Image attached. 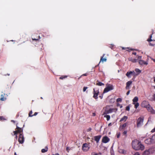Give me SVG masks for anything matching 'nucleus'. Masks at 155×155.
Masks as SVG:
<instances>
[{"instance_id":"nucleus-1","label":"nucleus","mask_w":155,"mask_h":155,"mask_svg":"<svg viewBox=\"0 0 155 155\" xmlns=\"http://www.w3.org/2000/svg\"><path fill=\"white\" fill-rule=\"evenodd\" d=\"M133 148L135 150H143L144 149V146L141 142L137 140H134L132 142Z\"/></svg>"},{"instance_id":"nucleus-2","label":"nucleus","mask_w":155,"mask_h":155,"mask_svg":"<svg viewBox=\"0 0 155 155\" xmlns=\"http://www.w3.org/2000/svg\"><path fill=\"white\" fill-rule=\"evenodd\" d=\"M117 109L116 108H109V106H107L105 108V111L104 114H106L109 113H111L113 112H116Z\"/></svg>"},{"instance_id":"nucleus-3","label":"nucleus","mask_w":155,"mask_h":155,"mask_svg":"<svg viewBox=\"0 0 155 155\" xmlns=\"http://www.w3.org/2000/svg\"><path fill=\"white\" fill-rule=\"evenodd\" d=\"M155 143V135L147 139L146 140V143L148 144H151Z\"/></svg>"},{"instance_id":"nucleus-4","label":"nucleus","mask_w":155,"mask_h":155,"mask_svg":"<svg viewBox=\"0 0 155 155\" xmlns=\"http://www.w3.org/2000/svg\"><path fill=\"white\" fill-rule=\"evenodd\" d=\"M143 117H140L138 119L137 122V127H140L143 125Z\"/></svg>"},{"instance_id":"nucleus-5","label":"nucleus","mask_w":155,"mask_h":155,"mask_svg":"<svg viewBox=\"0 0 155 155\" xmlns=\"http://www.w3.org/2000/svg\"><path fill=\"white\" fill-rule=\"evenodd\" d=\"M90 148L89 144L84 143L83 144L82 146V150L84 152L88 151Z\"/></svg>"},{"instance_id":"nucleus-6","label":"nucleus","mask_w":155,"mask_h":155,"mask_svg":"<svg viewBox=\"0 0 155 155\" xmlns=\"http://www.w3.org/2000/svg\"><path fill=\"white\" fill-rule=\"evenodd\" d=\"M113 86L112 85H108L106 88H105L104 90L103 93H107L109 91L113 90Z\"/></svg>"},{"instance_id":"nucleus-7","label":"nucleus","mask_w":155,"mask_h":155,"mask_svg":"<svg viewBox=\"0 0 155 155\" xmlns=\"http://www.w3.org/2000/svg\"><path fill=\"white\" fill-rule=\"evenodd\" d=\"M93 93L94 94L93 97L95 99H97L98 98L97 96L99 94V91L98 89L96 90V89L94 88Z\"/></svg>"},{"instance_id":"nucleus-8","label":"nucleus","mask_w":155,"mask_h":155,"mask_svg":"<svg viewBox=\"0 0 155 155\" xmlns=\"http://www.w3.org/2000/svg\"><path fill=\"white\" fill-rule=\"evenodd\" d=\"M137 56V59H134L132 58H129L128 59L129 61H131L133 63H135L137 62L138 60H140V59H142L141 56Z\"/></svg>"},{"instance_id":"nucleus-9","label":"nucleus","mask_w":155,"mask_h":155,"mask_svg":"<svg viewBox=\"0 0 155 155\" xmlns=\"http://www.w3.org/2000/svg\"><path fill=\"white\" fill-rule=\"evenodd\" d=\"M146 108L147 110L152 114H154L155 112L152 107L149 105L148 104L146 106Z\"/></svg>"},{"instance_id":"nucleus-10","label":"nucleus","mask_w":155,"mask_h":155,"mask_svg":"<svg viewBox=\"0 0 155 155\" xmlns=\"http://www.w3.org/2000/svg\"><path fill=\"white\" fill-rule=\"evenodd\" d=\"M24 141V138L23 134H20L19 135V137L18 139V142L21 143H23Z\"/></svg>"},{"instance_id":"nucleus-11","label":"nucleus","mask_w":155,"mask_h":155,"mask_svg":"<svg viewBox=\"0 0 155 155\" xmlns=\"http://www.w3.org/2000/svg\"><path fill=\"white\" fill-rule=\"evenodd\" d=\"M110 140L109 138L107 136H105L103 137L102 139V142L104 143H106L108 142Z\"/></svg>"},{"instance_id":"nucleus-12","label":"nucleus","mask_w":155,"mask_h":155,"mask_svg":"<svg viewBox=\"0 0 155 155\" xmlns=\"http://www.w3.org/2000/svg\"><path fill=\"white\" fill-rule=\"evenodd\" d=\"M16 129L17 130L18 133L23 134V129L22 128L19 127L16 125Z\"/></svg>"},{"instance_id":"nucleus-13","label":"nucleus","mask_w":155,"mask_h":155,"mask_svg":"<svg viewBox=\"0 0 155 155\" xmlns=\"http://www.w3.org/2000/svg\"><path fill=\"white\" fill-rule=\"evenodd\" d=\"M6 99V95L5 94H3L1 95L0 101H5Z\"/></svg>"},{"instance_id":"nucleus-14","label":"nucleus","mask_w":155,"mask_h":155,"mask_svg":"<svg viewBox=\"0 0 155 155\" xmlns=\"http://www.w3.org/2000/svg\"><path fill=\"white\" fill-rule=\"evenodd\" d=\"M101 136V135H99L97 136H95L94 137L95 140L96 142L97 143H98Z\"/></svg>"},{"instance_id":"nucleus-15","label":"nucleus","mask_w":155,"mask_h":155,"mask_svg":"<svg viewBox=\"0 0 155 155\" xmlns=\"http://www.w3.org/2000/svg\"><path fill=\"white\" fill-rule=\"evenodd\" d=\"M127 125V123H125L122 125H120L119 127V130H122L124 129V128H125Z\"/></svg>"},{"instance_id":"nucleus-16","label":"nucleus","mask_w":155,"mask_h":155,"mask_svg":"<svg viewBox=\"0 0 155 155\" xmlns=\"http://www.w3.org/2000/svg\"><path fill=\"white\" fill-rule=\"evenodd\" d=\"M138 100V98L137 97H135L133 99V104H134L135 103L137 102Z\"/></svg>"},{"instance_id":"nucleus-17","label":"nucleus","mask_w":155,"mask_h":155,"mask_svg":"<svg viewBox=\"0 0 155 155\" xmlns=\"http://www.w3.org/2000/svg\"><path fill=\"white\" fill-rule=\"evenodd\" d=\"M105 54H104L103 56L101 57L100 62L101 61L102 62H105L107 61V59L106 58H103L104 57V56Z\"/></svg>"},{"instance_id":"nucleus-18","label":"nucleus","mask_w":155,"mask_h":155,"mask_svg":"<svg viewBox=\"0 0 155 155\" xmlns=\"http://www.w3.org/2000/svg\"><path fill=\"white\" fill-rule=\"evenodd\" d=\"M141 59H140V60H138L137 61L139 62V64L140 65H143V64L144 65L145 64V62L144 61L141 60Z\"/></svg>"},{"instance_id":"nucleus-19","label":"nucleus","mask_w":155,"mask_h":155,"mask_svg":"<svg viewBox=\"0 0 155 155\" xmlns=\"http://www.w3.org/2000/svg\"><path fill=\"white\" fill-rule=\"evenodd\" d=\"M127 117L126 116H124L122 118H121L120 121V122H122V121H125L127 119Z\"/></svg>"},{"instance_id":"nucleus-20","label":"nucleus","mask_w":155,"mask_h":155,"mask_svg":"<svg viewBox=\"0 0 155 155\" xmlns=\"http://www.w3.org/2000/svg\"><path fill=\"white\" fill-rule=\"evenodd\" d=\"M132 71H130V72H127L126 74V76L128 78L130 77V75L132 74Z\"/></svg>"},{"instance_id":"nucleus-21","label":"nucleus","mask_w":155,"mask_h":155,"mask_svg":"<svg viewBox=\"0 0 155 155\" xmlns=\"http://www.w3.org/2000/svg\"><path fill=\"white\" fill-rule=\"evenodd\" d=\"M48 150V148L47 147H45V149H43L41 150V151L42 153L46 152Z\"/></svg>"},{"instance_id":"nucleus-22","label":"nucleus","mask_w":155,"mask_h":155,"mask_svg":"<svg viewBox=\"0 0 155 155\" xmlns=\"http://www.w3.org/2000/svg\"><path fill=\"white\" fill-rule=\"evenodd\" d=\"M37 38H35L34 37V35L32 36V39L34 41H38L40 38V37L39 36L37 37Z\"/></svg>"},{"instance_id":"nucleus-23","label":"nucleus","mask_w":155,"mask_h":155,"mask_svg":"<svg viewBox=\"0 0 155 155\" xmlns=\"http://www.w3.org/2000/svg\"><path fill=\"white\" fill-rule=\"evenodd\" d=\"M135 71L137 75H138L141 72V71L138 68H136L135 69Z\"/></svg>"},{"instance_id":"nucleus-24","label":"nucleus","mask_w":155,"mask_h":155,"mask_svg":"<svg viewBox=\"0 0 155 155\" xmlns=\"http://www.w3.org/2000/svg\"><path fill=\"white\" fill-rule=\"evenodd\" d=\"M119 152L120 153H122L124 154H125L127 152L126 150H123V149H120L119 150Z\"/></svg>"},{"instance_id":"nucleus-25","label":"nucleus","mask_w":155,"mask_h":155,"mask_svg":"<svg viewBox=\"0 0 155 155\" xmlns=\"http://www.w3.org/2000/svg\"><path fill=\"white\" fill-rule=\"evenodd\" d=\"M104 84L102 82H98V83H97L96 84V85L101 86L102 85H104Z\"/></svg>"},{"instance_id":"nucleus-26","label":"nucleus","mask_w":155,"mask_h":155,"mask_svg":"<svg viewBox=\"0 0 155 155\" xmlns=\"http://www.w3.org/2000/svg\"><path fill=\"white\" fill-rule=\"evenodd\" d=\"M134 105V108L137 109L139 106V104L138 103H135L134 104H133Z\"/></svg>"},{"instance_id":"nucleus-27","label":"nucleus","mask_w":155,"mask_h":155,"mask_svg":"<svg viewBox=\"0 0 155 155\" xmlns=\"http://www.w3.org/2000/svg\"><path fill=\"white\" fill-rule=\"evenodd\" d=\"M104 117L106 118L107 120V121L109 120L110 118V116L109 115H105L104 116Z\"/></svg>"},{"instance_id":"nucleus-28","label":"nucleus","mask_w":155,"mask_h":155,"mask_svg":"<svg viewBox=\"0 0 155 155\" xmlns=\"http://www.w3.org/2000/svg\"><path fill=\"white\" fill-rule=\"evenodd\" d=\"M132 81H129L127 82L126 83V85L127 86H130L132 84Z\"/></svg>"},{"instance_id":"nucleus-29","label":"nucleus","mask_w":155,"mask_h":155,"mask_svg":"<svg viewBox=\"0 0 155 155\" xmlns=\"http://www.w3.org/2000/svg\"><path fill=\"white\" fill-rule=\"evenodd\" d=\"M67 77V76H62L61 77H60L59 79H63L64 78H65Z\"/></svg>"},{"instance_id":"nucleus-30","label":"nucleus","mask_w":155,"mask_h":155,"mask_svg":"<svg viewBox=\"0 0 155 155\" xmlns=\"http://www.w3.org/2000/svg\"><path fill=\"white\" fill-rule=\"evenodd\" d=\"M132 72H133L132 73V75H133L135 77V76H137V74L136 73H135L134 71H132Z\"/></svg>"},{"instance_id":"nucleus-31","label":"nucleus","mask_w":155,"mask_h":155,"mask_svg":"<svg viewBox=\"0 0 155 155\" xmlns=\"http://www.w3.org/2000/svg\"><path fill=\"white\" fill-rule=\"evenodd\" d=\"M145 101H143V102L141 104V106L142 107H145Z\"/></svg>"},{"instance_id":"nucleus-32","label":"nucleus","mask_w":155,"mask_h":155,"mask_svg":"<svg viewBox=\"0 0 155 155\" xmlns=\"http://www.w3.org/2000/svg\"><path fill=\"white\" fill-rule=\"evenodd\" d=\"M122 101V99L121 98H118L117 99L116 101L117 102H121Z\"/></svg>"},{"instance_id":"nucleus-33","label":"nucleus","mask_w":155,"mask_h":155,"mask_svg":"<svg viewBox=\"0 0 155 155\" xmlns=\"http://www.w3.org/2000/svg\"><path fill=\"white\" fill-rule=\"evenodd\" d=\"M13 133H14L13 134H12V136H14V135H17V134L18 133L17 130L15 131H14Z\"/></svg>"},{"instance_id":"nucleus-34","label":"nucleus","mask_w":155,"mask_h":155,"mask_svg":"<svg viewBox=\"0 0 155 155\" xmlns=\"http://www.w3.org/2000/svg\"><path fill=\"white\" fill-rule=\"evenodd\" d=\"M127 131L126 130H125L124 131V132L123 133V135H124L125 137L127 136Z\"/></svg>"},{"instance_id":"nucleus-35","label":"nucleus","mask_w":155,"mask_h":155,"mask_svg":"<svg viewBox=\"0 0 155 155\" xmlns=\"http://www.w3.org/2000/svg\"><path fill=\"white\" fill-rule=\"evenodd\" d=\"M32 111L31 110L29 113L28 115L29 117H31L33 116V115H32Z\"/></svg>"},{"instance_id":"nucleus-36","label":"nucleus","mask_w":155,"mask_h":155,"mask_svg":"<svg viewBox=\"0 0 155 155\" xmlns=\"http://www.w3.org/2000/svg\"><path fill=\"white\" fill-rule=\"evenodd\" d=\"M130 105H128L126 107V110L129 111L130 110Z\"/></svg>"},{"instance_id":"nucleus-37","label":"nucleus","mask_w":155,"mask_h":155,"mask_svg":"<svg viewBox=\"0 0 155 155\" xmlns=\"http://www.w3.org/2000/svg\"><path fill=\"white\" fill-rule=\"evenodd\" d=\"M152 37V35H151L150 36V39H148L147 40V41H153V40H152L151 38Z\"/></svg>"},{"instance_id":"nucleus-38","label":"nucleus","mask_w":155,"mask_h":155,"mask_svg":"<svg viewBox=\"0 0 155 155\" xmlns=\"http://www.w3.org/2000/svg\"><path fill=\"white\" fill-rule=\"evenodd\" d=\"M120 135V132L117 133V138H119Z\"/></svg>"},{"instance_id":"nucleus-39","label":"nucleus","mask_w":155,"mask_h":155,"mask_svg":"<svg viewBox=\"0 0 155 155\" xmlns=\"http://www.w3.org/2000/svg\"><path fill=\"white\" fill-rule=\"evenodd\" d=\"M88 75V74L87 73H85V74H82L79 78H78V79H79L80 78H81V77H82V76H87V75Z\"/></svg>"},{"instance_id":"nucleus-40","label":"nucleus","mask_w":155,"mask_h":155,"mask_svg":"<svg viewBox=\"0 0 155 155\" xmlns=\"http://www.w3.org/2000/svg\"><path fill=\"white\" fill-rule=\"evenodd\" d=\"M88 87H84L83 88V91L85 92L86 90L87 89Z\"/></svg>"},{"instance_id":"nucleus-41","label":"nucleus","mask_w":155,"mask_h":155,"mask_svg":"<svg viewBox=\"0 0 155 155\" xmlns=\"http://www.w3.org/2000/svg\"><path fill=\"white\" fill-rule=\"evenodd\" d=\"M109 47L111 49H113L114 48V45H110Z\"/></svg>"},{"instance_id":"nucleus-42","label":"nucleus","mask_w":155,"mask_h":155,"mask_svg":"<svg viewBox=\"0 0 155 155\" xmlns=\"http://www.w3.org/2000/svg\"><path fill=\"white\" fill-rule=\"evenodd\" d=\"M5 120L4 117L2 116H0V120Z\"/></svg>"},{"instance_id":"nucleus-43","label":"nucleus","mask_w":155,"mask_h":155,"mask_svg":"<svg viewBox=\"0 0 155 155\" xmlns=\"http://www.w3.org/2000/svg\"><path fill=\"white\" fill-rule=\"evenodd\" d=\"M91 130H92L91 128V127H89V128H88V129H87V132L90 131H91Z\"/></svg>"},{"instance_id":"nucleus-44","label":"nucleus","mask_w":155,"mask_h":155,"mask_svg":"<svg viewBox=\"0 0 155 155\" xmlns=\"http://www.w3.org/2000/svg\"><path fill=\"white\" fill-rule=\"evenodd\" d=\"M103 94L104 93H103L101 95H100L99 96V97H100L101 99H102L103 97Z\"/></svg>"},{"instance_id":"nucleus-45","label":"nucleus","mask_w":155,"mask_h":155,"mask_svg":"<svg viewBox=\"0 0 155 155\" xmlns=\"http://www.w3.org/2000/svg\"><path fill=\"white\" fill-rule=\"evenodd\" d=\"M92 155H99V154L97 153H92Z\"/></svg>"},{"instance_id":"nucleus-46","label":"nucleus","mask_w":155,"mask_h":155,"mask_svg":"<svg viewBox=\"0 0 155 155\" xmlns=\"http://www.w3.org/2000/svg\"><path fill=\"white\" fill-rule=\"evenodd\" d=\"M155 131V127L152 130L151 132L152 133L154 132Z\"/></svg>"},{"instance_id":"nucleus-47","label":"nucleus","mask_w":155,"mask_h":155,"mask_svg":"<svg viewBox=\"0 0 155 155\" xmlns=\"http://www.w3.org/2000/svg\"><path fill=\"white\" fill-rule=\"evenodd\" d=\"M134 155H140V154L138 152H136L135 153Z\"/></svg>"},{"instance_id":"nucleus-48","label":"nucleus","mask_w":155,"mask_h":155,"mask_svg":"<svg viewBox=\"0 0 155 155\" xmlns=\"http://www.w3.org/2000/svg\"><path fill=\"white\" fill-rule=\"evenodd\" d=\"M130 90H129V91H128L127 92V94H127V95H128L130 93Z\"/></svg>"},{"instance_id":"nucleus-49","label":"nucleus","mask_w":155,"mask_h":155,"mask_svg":"<svg viewBox=\"0 0 155 155\" xmlns=\"http://www.w3.org/2000/svg\"><path fill=\"white\" fill-rule=\"evenodd\" d=\"M66 150L68 151V152H69V150H70V149H69V147H67L66 149Z\"/></svg>"},{"instance_id":"nucleus-50","label":"nucleus","mask_w":155,"mask_h":155,"mask_svg":"<svg viewBox=\"0 0 155 155\" xmlns=\"http://www.w3.org/2000/svg\"><path fill=\"white\" fill-rule=\"evenodd\" d=\"M38 114V113L37 112H35L34 114L33 115V116H36V115Z\"/></svg>"},{"instance_id":"nucleus-51","label":"nucleus","mask_w":155,"mask_h":155,"mask_svg":"<svg viewBox=\"0 0 155 155\" xmlns=\"http://www.w3.org/2000/svg\"><path fill=\"white\" fill-rule=\"evenodd\" d=\"M126 89H128L129 88V86H127V85H126Z\"/></svg>"},{"instance_id":"nucleus-52","label":"nucleus","mask_w":155,"mask_h":155,"mask_svg":"<svg viewBox=\"0 0 155 155\" xmlns=\"http://www.w3.org/2000/svg\"><path fill=\"white\" fill-rule=\"evenodd\" d=\"M112 125V124L111 123H110L108 124V126H111Z\"/></svg>"},{"instance_id":"nucleus-53","label":"nucleus","mask_w":155,"mask_h":155,"mask_svg":"<svg viewBox=\"0 0 155 155\" xmlns=\"http://www.w3.org/2000/svg\"><path fill=\"white\" fill-rule=\"evenodd\" d=\"M52 155H59L58 153H56L55 154H52Z\"/></svg>"},{"instance_id":"nucleus-54","label":"nucleus","mask_w":155,"mask_h":155,"mask_svg":"<svg viewBox=\"0 0 155 155\" xmlns=\"http://www.w3.org/2000/svg\"><path fill=\"white\" fill-rule=\"evenodd\" d=\"M136 52H132V54L136 55Z\"/></svg>"},{"instance_id":"nucleus-55","label":"nucleus","mask_w":155,"mask_h":155,"mask_svg":"<svg viewBox=\"0 0 155 155\" xmlns=\"http://www.w3.org/2000/svg\"><path fill=\"white\" fill-rule=\"evenodd\" d=\"M149 45L150 46H153L154 45L152 44L151 43H149Z\"/></svg>"},{"instance_id":"nucleus-56","label":"nucleus","mask_w":155,"mask_h":155,"mask_svg":"<svg viewBox=\"0 0 155 155\" xmlns=\"http://www.w3.org/2000/svg\"><path fill=\"white\" fill-rule=\"evenodd\" d=\"M143 155H145V150L144 151V152L143 153Z\"/></svg>"},{"instance_id":"nucleus-57","label":"nucleus","mask_w":155,"mask_h":155,"mask_svg":"<svg viewBox=\"0 0 155 155\" xmlns=\"http://www.w3.org/2000/svg\"><path fill=\"white\" fill-rule=\"evenodd\" d=\"M92 114L93 116H95L96 115L94 113H93Z\"/></svg>"},{"instance_id":"nucleus-58","label":"nucleus","mask_w":155,"mask_h":155,"mask_svg":"<svg viewBox=\"0 0 155 155\" xmlns=\"http://www.w3.org/2000/svg\"><path fill=\"white\" fill-rule=\"evenodd\" d=\"M15 136H15V138L17 140V135H15Z\"/></svg>"},{"instance_id":"nucleus-59","label":"nucleus","mask_w":155,"mask_h":155,"mask_svg":"<svg viewBox=\"0 0 155 155\" xmlns=\"http://www.w3.org/2000/svg\"><path fill=\"white\" fill-rule=\"evenodd\" d=\"M130 51H133V50H134V49H130Z\"/></svg>"},{"instance_id":"nucleus-60","label":"nucleus","mask_w":155,"mask_h":155,"mask_svg":"<svg viewBox=\"0 0 155 155\" xmlns=\"http://www.w3.org/2000/svg\"><path fill=\"white\" fill-rule=\"evenodd\" d=\"M153 61L155 62V59H153Z\"/></svg>"},{"instance_id":"nucleus-61","label":"nucleus","mask_w":155,"mask_h":155,"mask_svg":"<svg viewBox=\"0 0 155 155\" xmlns=\"http://www.w3.org/2000/svg\"><path fill=\"white\" fill-rule=\"evenodd\" d=\"M14 154H15V155H17V154H16V153H15H15H14Z\"/></svg>"},{"instance_id":"nucleus-62","label":"nucleus","mask_w":155,"mask_h":155,"mask_svg":"<svg viewBox=\"0 0 155 155\" xmlns=\"http://www.w3.org/2000/svg\"><path fill=\"white\" fill-rule=\"evenodd\" d=\"M154 82H155V77L154 78Z\"/></svg>"},{"instance_id":"nucleus-63","label":"nucleus","mask_w":155,"mask_h":155,"mask_svg":"<svg viewBox=\"0 0 155 155\" xmlns=\"http://www.w3.org/2000/svg\"><path fill=\"white\" fill-rule=\"evenodd\" d=\"M122 106H121L120 107V108H122Z\"/></svg>"},{"instance_id":"nucleus-64","label":"nucleus","mask_w":155,"mask_h":155,"mask_svg":"<svg viewBox=\"0 0 155 155\" xmlns=\"http://www.w3.org/2000/svg\"><path fill=\"white\" fill-rule=\"evenodd\" d=\"M99 154H100V155L101 154V153H99Z\"/></svg>"}]
</instances>
